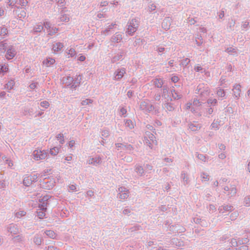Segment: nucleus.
I'll use <instances>...</instances> for the list:
<instances>
[{
	"label": "nucleus",
	"mask_w": 250,
	"mask_h": 250,
	"mask_svg": "<svg viewBox=\"0 0 250 250\" xmlns=\"http://www.w3.org/2000/svg\"><path fill=\"white\" fill-rule=\"evenodd\" d=\"M140 21L138 19L134 18L129 21L127 22V28L126 33L129 35L132 36L137 31L139 25Z\"/></svg>",
	"instance_id": "obj_1"
},
{
	"label": "nucleus",
	"mask_w": 250,
	"mask_h": 250,
	"mask_svg": "<svg viewBox=\"0 0 250 250\" xmlns=\"http://www.w3.org/2000/svg\"><path fill=\"white\" fill-rule=\"evenodd\" d=\"M33 158L37 160L45 159L47 157L48 154L45 150H41L39 149L35 150L33 153Z\"/></svg>",
	"instance_id": "obj_2"
},
{
	"label": "nucleus",
	"mask_w": 250,
	"mask_h": 250,
	"mask_svg": "<svg viewBox=\"0 0 250 250\" xmlns=\"http://www.w3.org/2000/svg\"><path fill=\"white\" fill-rule=\"evenodd\" d=\"M118 193L117 197L121 200L126 199L129 195V190L124 187H121L118 188Z\"/></svg>",
	"instance_id": "obj_3"
},
{
	"label": "nucleus",
	"mask_w": 250,
	"mask_h": 250,
	"mask_svg": "<svg viewBox=\"0 0 250 250\" xmlns=\"http://www.w3.org/2000/svg\"><path fill=\"white\" fill-rule=\"evenodd\" d=\"M140 108L145 112H149L152 110L153 107L150 102L146 100L141 102Z\"/></svg>",
	"instance_id": "obj_4"
},
{
	"label": "nucleus",
	"mask_w": 250,
	"mask_h": 250,
	"mask_svg": "<svg viewBox=\"0 0 250 250\" xmlns=\"http://www.w3.org/2000/svg\"><path fill=\"white\" fill-rule=\"evenodd\" d=\"M224 192L229 198L234 196L237 193V189L235 185H230V187L226 186L224 188Z\"/></svg>",
	"instance_id": "obj_5"
},
{
	"label": "nucleus",
	"mask_w": 250,
	"mask_h": 250,
	"mask_svg": "<svg viewBox=\"0 0 250 250\" xmlns=\"http://www.w3.org/2000/svg\"><path fill=\"white\" fill-rule=\"evenodd\" d=\"M234 208L232 206L229 204H224L220 206L218 208L219 212L221 214H228L229 212H231L234 210Z\"/></svg>",
	"instance_id": "obj_6"
},
{
	"label": "nucleus",
	"mask_w": 250,
	"mask_h": 250,
	"mask_svg": "<svg viewBox=\"0 0 250 250\" xmlns=\"http://www.w3.org/2000/svg\"><path fill=\"white\" fill-rule=\"evenodd\" d=\"M125 69L123 67L117 69L114 72L113 79L116 81L121 80L125 73Z\"/></svg>",
	"instance_id": "obj_7"
},
{
	"label": "nucleus",
	"mask_w": 250,
	"mask_h": 250,
	"mask_svg": "<svg viewBox=\"0 0 250 250\" xmlns=\"http://www.w3.org/2000/svg\"><path fill=\"white\" fill-rule=\"evenodd\" d=\"M122 40L123 34L120 32H116L110 39V42L114 43H120Z\"/></svg>",
	"instance_id": "obj_8"
},
{
	"label": "nucleus",
	"mask_w": 250,
	"mask_h": 250,
	"mask_svg": "<svg viewBox=\"0 0 250 250\" xmlns=\"http://www.w3.org/2000/svg\"><path fill=\"white\" fill-rule=\"evenodd\" d=\"M49 199L48 195H45L41 199H40L39 201L41 203L39 204L38 208H41V209H46Z\"/></svg>",
	"instance_id": "obj_9"
},
{
	"label": "nucleus",
	"mask_w": 250,
	"mask_h": 250,
	"mask_svg": "<svg viewBox=\"0 0 250 250\" xmlns=\"http://www.w3.org/2000/svg\"><path fill=\"white\" fill-rule=\"evenodd\" d=\"M16 55V51L13 46H10L7 51L5 57L8 60L12 59Z\"/></svg>",
	"instance_id": "obj_10"
},
{
	"label": "nucleus",
	"mask_w": 250,
	"mask_h": 250,
	"mask_svg": "<svg viewBox=\"0 0 250 250\" xmlns=\"http://www.w3.org/2000/svg\"><path fill=\"white\" fill-rule=\"evenodd\" d=\"M233 87L232 91L233 95L236 99H238L240 96L241 85L236 84L234 85Z\"/></svg>",
	"instance_id": "obj_11"
},
{
	"label": "nucleus",
	"mask_w": 250,
	"mask_h": 250,
	"mask_svg": "<svg viewBox=\"0 0 250 250\" xmlns=\"http://www.w3.org/2000/svg\"><path fill=\"white\" fill-rule=\"evenodd\" d=\"M7 230L12 234H17L19 233V230L17 225H10L7 227Z\"/></svg>",
	"instance_id": "obj_12"
},
{
	"label": "nucleus",
	"mask_w": 250,
	"mask_h": 250,
	"mask_svg": "<svg viewBox=\"0 0 250 250\" xmlns=\"http://www.w3.org/2000/svg\"><path fill=\"white\" fill-rule=\"evenodd\" d=\"M171 25V19L168 18H165L162 23V26L165 30L169 29Z\"/></svg>",
	"instance_id": "obj_13"
},
{
	"label": "nucleus",
	"mask_w": 250,
	"mask_h": 250,
	"mask_svg": "<svg viewBox=\"0 0 250 250\" xmlns=\"http://www.w3.org/2000/svg\"><path fill=\"white\" fill-rule=\"evenodd\" d=\"M102 163V159L100 157L90 158L88 160V164L97 166Z\"/></svg>",
	"instance_id": "obj_14"
},
{
	"label": "nucleus",
	"mask_w": 250,
	"mask_h": 250,
	"mask_svg": "<svg viewBox=\"0 0 250 250\" xmlns=\"http://www.w3.org/2000/svg\"><path fill=\"white\" fill-rule=\"evenodd\" d=\"M55 62V60L51 58H47L43 61V64L46 67L52 66Z\"/></svg>",
	"instance_id": "obj_15"
},
{
	"label": "nucleus",
	"mask_w": 250,
	"mask_h": 250,
	"mask_svg": "<svg viewBox=\"0 0 250 250\" xmlns=\"http://www.w3.org/2000/svg\"><path fill=\"white\" fill-rule=\"evenodd\" d=\"M201 127L200 124H194L190 123L188 124V128L192 131H196L199 130Z\"/></svg>",
	"instance_id": "obj_16"
},
{
	"label": "nucleus",
	"mask_w": 250,
	"mask_h": 250,
	"mask_svg": "<svg viewBox=\"0 0 250 250\" xmlns=\"http://www.w3.org/2000/svg\"><path fill=\"white\" fill-rule=\"evenodd\" d=\"M146 136L145 137V138H148V140H150L152 143H155V145L157 144V141L155 139V137L154 135L150 133V132H146Z\"/></svg>",
	"instance_id": "obj_17"
},
{
	"label": "nucleus",
	"mask_w": 250,
	"mask_h": 250,
	"mask_svg": "<svg viewBox=\"0 0 250 250\" xmlns=\"http://www.w3.org/2000/svg\"><path fill=\"white\" fill-rule=\"evenodd\" d=\"M210 93V90L208 87L205 88L202 91L200 92V96L203 98H207Z\"/></svg>",
	"instance_id": "obj_18"
},
{
	"label": "nucleus",
	"mask_w": 250,
	"mask_h": 250,
	"mask_svg": "<svg viewBox=\"0 0 250 250\" xmlns=\"http://www.w3.org/2000/svg\"><path fill=\"white\" fill-rule=\"evenodd\" d=\"M32 177L29 176H25L23 180V184L25 186L28 187L32 183Z\"/></svg>",
	"instance_id": "obj_19"
},
{
	"label": "nucleus",
	"mask_w": 250,
	"mask_h": 250,
	"mask_svg": "<svg viewBox=\"0 0 250 250\" xmlns=\"http://www.w3.org/2000/svg\"><path fill=\"white\" fill-rule=\"evenodd\" d=\"M62 82L67 86L70 85L73 82V79L70 76H67L62 78Z\"/></svg>",
	"instance_id": "obj_20"
},
{
	"label": "nucleus",
	"mask_w": 250,
	"mask_h": 250,
	"mask_svg": "<svg viewBox=\"0 0 250 250\" xmlns=\"http://www.w3.org/2000/svg\"><path fill=\"white\" fill-rule=\"evenodd\" d=\"M63 47V45L61 42H57L53 45L52 49L54 52L60 51Z\"/></svg>",
	"instance_id": "obj_21"
},
{
	"label": "nucleus",
	"mask_w": 250,
	"mask_h": 250,
	"mask_svg": "<svg viewBox=\"0 0 250 250\" xmlns=\"http://www.w3.org/2000/svg\"><path fill=\"white\" fill-rule=\"evenodd\" d=\"M46 209H41V208H39L37 210V213L40 219H42L45 217V211Z\"/></svg>",
	"instance_id": "obj_22"
},
{
	"label": "nucleus",
	"mask_w": 250,
	"mask_h": 250,
	"mask_svg": "<svg viewBox=\"0 0 250 250\" xmlns=\"http://www.w3.org/2000/svg\"><path fill=\"white\" fill-rule=\"evenodd\" d=\"M135 171L140 176L143 175L144 170L142 166L136 165L135 167Z\"/></svg>",
	"instance_id": "obj_23"
},
{
	"label": "nucleus",
	"mask_w": 250,
	"mask_h": 250,
	"mask_svg": "<svg viewBox=\"0 0 250 250\" xmlns=\"http://www.w3.org/2000/svg\"><path fill=\"white\" fill-rule=\"evenodd\" d=\"M153 83L158 88H161L164 84L163 81L161 79H155L153 80Z\"/></svg>",
	"instance_id": "obj_24"
},
{
	"label": "nucleus",
	"mask_w": 250,
	"mask_h": 250,
	"mask_svg": "<svg viewBox=\"0 0 250 250\" xmlns=\"http://www.w3.org/2000/svg\"><path fill=\"white\" fill-rule=\"evenodd\" d=\"M116 25L115 23H112L110 25H109L107 26V27L102 32V34L104 35H108L109 34V32L110 31L111 29Z\"/></svg>",
	"instance_id": "obj_25"
},
{
	"label": "nucleus",
	"mask_w": 250,
	"mask_h": 250,
	"mask_svg": "<svg viewBox=\"0 0 250 250\" xmlns=\"http://www.w3.org/2000/svg\"><path fill=\"white\" fill-rule=\"evenodd\" d=\"M200 177L202 182H208L209 180V175L208 173H205L204 172L201 173Z\"/></svg>",
	"instance_id": "obj_26"
},
{
	"label": "nucleus",
	"mask_w": 250,
	"mask_h": 250,
	"mask_svg": "<svg viewBox=\"0 0 250 250\" xmlns=\"http://www.w3.org/2000/svg\"><path fill=\"white\" fill-rule=\"evenodd\" d=\"M171 93L172 96L174 100H178L181 98L182 95L179 94L178 92H176L175 89L172 88L171 89Z\"/></svg>",
	"instance_id": "obj_27"
},
{
	"label": "nucleus",
	"mask_w": 250,
	"mask_h": 250,
	"mask_svg": "<svg viewBox=\"0 0 250 250\" xmlns=\"http://www.w3.org/2000/svg\"><path fill=\"white\" fill-rule=\"evenodd\" d=\"M134 123L130 119H127L125 121V125L129 129H132L134 127Z\"/></svg>",
	"instance_id": "obj_28"
},
{
	"label": "nucleus",
	"mask_w": 250,
	"mask_h": 250,
	"mask_svg": "<svg viewBox=\"0 0 250 250\" xmlns=\"http://www.w3.org/2000/svg\"><path fill=\"white\" fill-rule=\"evenodd\" d=\"M34 243L37 245H40L42 242V238L38 235H35L33 238Z\"/></svg>",
	"instance_id": "obj_29"
},
{
	"label": "nucleus",
	"mask_w": 250,
	"mask_h": 250,
	"mask_svg": "<svg viewBox=\"0 0 250 250\" xmlns=\"http://www.w3.org/2000/svg\"><path fill=\"white\" fill-rule=\"evenodd\" d=\"M225 52L229 54H231L232 53L235 55H237V54L236 48H234L233 47H227L225 50Z\"/></svg>",
	"instance_id": "obj_30"
},
{
	"label": "nucleus",
	"mask_w": 250,
	"mask_h": 250,
	"mask_svg": "<svg viewBox=\"0 0 250 250\" xmlns=\"http://www.w3.org/2000/svg\"><path fill=\"white\" fill-rule=\"evenodd\" d=\"M69 20V17L67 14H63L59 18V21L62 22H67Z\"/></svg>",
	"instance_id": "obj_31"
},
{
	"label": "nucleus",
	"mask_w": 250,
	"mask_h": 250,
	"mask_svg": "<svg viewBox=\"0 0 250 250\" xmlns=\"http://www.w3.org/2000/svg\"><path fill=\"white\" fill-rule=\"evenodd\" d=\"M45 234L50 238L52 239L56 238V234L54 232V231L51 230H46L45 232Z\"/></svg>",
	"instance_id": "obj_32"
},
{
	"label": "nucleus",
	"mask_w": 250,
	"mask_h": 250,
	"mask_svg": "<svg viewBox=\"0 0 250 250\" xmlns=\"http://www.w3.org/2000/svg\"><path fill=\"white\" fill-rule=\"evenodd\" d=\"M165 108L169 111H172L174 110V107L172 103H166L164 104Z\"/></svg>",
	"instance_id": "obj_33"
},
{
	"label": "nucleus",
	"mask_w": 250,
	"mask_h": 250,
	"mask_svg": "<svg viewBox=\"0 0 250 250\" xmlns=\"http://www.w3.org/2000/svg\"><path fill=\"white\" fill-rule=\"evenodd\" d=\"M123 55L122 53H118L116 56H115L114 57H113L111 59V62L112 63H115L117 62V61H119L122 58Z\"/></svg>",
	"instance_id": "obj_34"
},
{
	"label": "nucleus",
	"mask_w": 250,
	"mask_h": 250,
	"mask_svg": "<svg viewBox=\"0 0 250 250\" xmlns=\"http://www.w3.org/2000/svg\"><path fill=\"white\" fill-rule=\"evenodd\" d=\"M7 46V43L5 41H2L0 42V51L4 53Z\"/></svg>",
	"instance_id": "obj_35"
},
{
	"label": "nucleus",
	"mask_w": 250,
	"mask_h": 250,
	"mask_svg": "<svg viewBox=\"0 0 250 250\" xmlns=\"http://www.w3.org/2000/svg\"><path fill=\"white\" fill-rule=\"evenodd\" d=\"M15 85V82L13 80H11L9 81L6 84L5 88H6L9 90L13 89V86Z\"/></svg>",
	"instance_id": "obj_36"
},
{
	"label": "nucleus",
	"mask_w": 250,
	"mask_h": 250,
	"mask_svg": "<svg viewBox=\"0 0 250 250\" xmlns=\"http://www.w3.org/2000/svg\"><path fill=\"white\" fill-rule=\"evenodd\" d=\"M93 100L90 99H85L82 101L81 104L82 105H87L92 104Z\"/></svg>",
	"instance_id": "obj_37"
},
{
	"label": "nucleus",
	"mask_w": 250,
	"mask_h": 250,
	"mask_svg": "<svg viewBox=\"0 0 250 250\" xmlns=\"http://www.w3.org/2000/svg\"><path fill=\"white\" fill-rule=\"evenodd\" d=\"M8 34V30L6 28L2 27L0 30V35L4 38Z\"/></svg>",
	"instance_id": "obj_38"
},
{
	"label": "nucleus",
	"mask_w": 250,
	"mask_h": 250,
	"mask_svg": "<svg viewBox=\"0 0 250 250\" xmlns=\"http://www.w3.org/2000/svg\"><path fill=\"white\" fill-rule=\"evenodd\" d=\"M60 148L59 147H54L53 148L50 149V153L52 155H56L59 152Z\"/></svg>",
	"instance_id": "obj_39"
},
{
	"label": "nucleus",
	"mask_w": 250,
	"mask_h": 250,
	"mask_svg": "<svg viewBox=\"0 0 250 250\" xmlns=\"http://www.w3.org/2000/svg\"><path fill=\"white\" fill-rule=\"evenodd\" d=\"M133 150V147L131 145H125V147L123 149V150H125L128 153H132V151Z\"/></svg>",
	"instance_id": "obj_40"
},
{
	"label": "nucleus",
	"mask_w": 250,
	"mask_h": 250,
	"mask_svg": "<svg viewBox=\"0 0 250 250\" xmlns=\"http://www.w3.org/2000/svg\"><path fill=\"white\" fill-rule=\"evenodd\" d=\"M244 204L246 207L250 206V196H247L244 199Z\"/></svg>",
	"instance_id": "obj_41"
},
{
	"label": "nucleus",
	"mask_w": 250,
	"mask_h": 250,
	"mask_svg": "<svg viewBox=\"0 0 250 250\" xmlns=\"http://www.w3.org/2000/svg\"><path fill=\"white\" fill-rule=\"evenodd\" d=\"M196 156L199 159H200V160L204 162H206L207 161V157L205 155L203 154L197 153Z\"/></svg>",
	"instance_id": "obj_42"
},
{
	"label": "nucleus",
	"mask_w": 250,
	"mask_h": 250,
	"mask_svg": "<svg viewBox=\"0 0 250 250\" xmlns=\"http://www.w3.org/2000/svg\"><path fill=\"white\" fill-rule=\"evenodd\" d=\"M57 5L61 7L62 9L65 8V0H58Z\"/></svg>",
	"instance_id": "obj_43"
},
{
	"label": "nucleus",
	"mask_w": 250,
	"mask_h": 250,
	"mask_svg": "<svg viewBox=\"0 0 250 250\" xmlns=\"http://www.w3.org/2000/svg\"><path fill=\"white\" fill-rule=\"evenodd\" d=\"M217 95L218 97L224 98L225 96V93L223 89L219 88L217 91Z\"/></svg>",
	"instance_id": "obj_44"
},
{
	"label": "nucleus",
	"mask_w": 250,
	"mask_h": 250,
	"mask_svg": "<svg viewBox=\"0 0 250 250\" xmlns=\"http://www.w3.org/2000/svg\"><path fill=\"white\" fill-rule=\"evenodd\" d=\"M18 0H8L7 2L8 5L11 8H13L15 7H16V3H17Z\"/></svg>",
	"instance_id": "obj_45"
},
{
	"label": "nucleus",
	"mask_w": 250,
	"mask_h": 250,
	"mask_svg": "<svg viewBox=\"0 0 250 250\" xmlns=\"http://www.w3.org/2000/svg\"><path fill=\"white\" fill-rule=\"evenodd\" d=\"M43 29V26L42 24L37 25L33 29L34 32H40Z\"/></svg>",
	"instance_id": "obj_46"
},
{
	"label": "nucleus",
	"mask_w": 250,
	"mask_h": 250,
	"mask_svg": "<svg viewBox=\"0 0 250 250\" xmlns=\"http://www.w3.org/2000/svg\"><path fill=\"white\" fill-rule=\"evenodd\" d=\"M238 215H239V213H238V211H234L230 214V215L229 216L230 219H231V220L234 221L236 219V218L238 217Z\"/></svg>",
	"instance_id": "obj_47"
},
{
	"label": "nucleus",
	"mask_w": 250,
	"mask_h": 250,
	"mask_svg": "<svg viewBox=\"0 0 250 250\" xmlns=\"http://www.w3.org/2000/svg\"><path fill=\"white\" fill-rule=\"evenodd\" d=\"M230 246L236 247L238 246V242L236 239L233 238L230 241Z\"/></svg>",
	"instance_id": "obj_48"
},
{
	"label": "nucleus",
	"mask_w": 250,
	"mask_h": 250,
	"mask_svg": "<svg viewBox=\"0 0 250 250\" xmlns=\"http://www.w3.org/2000/svg\"><path fill=\"white\" fill-rule=\"evenodd\" d=\"M190 60L188 58H186L182 61L180 65L184 67H186L190 62Z\"/></svg>",
	"instance_id": "obj_49"
},
{
	"label": "nucleus",
	"mask_w": 250,
	"mask_h": 250,
	"mask_svg": "<svg viewBox=\"0 0 250 250\" xmlns=\"http://www.w3.org/2000/svg\"><path fill=\"white\" fill-rule=\"evenodd\" d=\"M141 227L139 226H134L128 229V232H133L138 230L140 229Z\"/></svg>",
	"instance_id": "obj_50"
},
{
	"label": "nucleus",
	"mask_w": 250,
	"mask_h": 250,
	"mask_svg": "<svg viewBox=\"0 0 250 250\" xmlns=\"http://www.w3.org/2000/svg\"><path fill=\"white\" fill-rule=\"evenodd\" d=\"M40 105L42 107L47 108L49 106V104L47 101H44L41 102Z\"/></svg>",
	"instance_id": "obj_51"
},
{
	"label": "nucleus",
	"mask_w": 250,
	"mask_h": 250,
	"mask_svg": "<svg viewBox=\"0 0 250 250\" xmlns=\"http://www.w3.org/2000/svg\"><path fill=\"white\" fill-rule=\"evenodd\" d=\"M219 123L218 122H213L210 125L211 128H215L216 129H218L219 128Z\"/></svg>",
	"instance_id": "obj_52"
},
{
	"label": "nucleus",
	"mask_w": 250,
	"mask_h": 250,
	"mask_svg": "<svg viewBox=\"0 0 250 250\" xmlns=\"http://www.w3.org/2000/svg\"><path fill=\"white\" fill-rule=\"evenodd\" d=\"M202 102H201L199 100L194 99L193 101V105L195 106H199L202 105Z\"/></svg>",
	"instance_id": "obj_53"
},
{
	"label": "nucleus",
	"mask_w": 250,
	"mask_h": 250,
	"mask_svg": "<svg viewBox=\"0 0 250 250\" xmlns=\"http://www.w3.org/2000/svg\"><path fill=\"white\" fill-rule=\"evenodd\" d=\"M67 54L69 55V57H72L76 55V51L74 49L71 48L68 50Z\"/></svg>",
	"instance_id": "obj_54"
},
{
	"label": "nucleus",
	"mask_w": 250,
	"mask_h": 250,
	"mask_svg": "<svg viewBox=\"0 0 250 250\" xmlns=\"http://www.w3.org/2000/svg\"><path fill=\"white\" fill-rule=\"evenodd\" d=\"M58 29L56 27H51V30L48 31L49 35H52L54 33H56Z\"/></svg>",
	"instance_id": "obj_55"
},
{
	"label": "nucleus",
	"mask_w": 250,
	"mask_h": 250,
	"mask_svg": "<svg viewBox=\"0 0 250 250\" xmlns=\"http://www.w3.org/2000/svg\"><path fill=\"white\" fill-rule=\"evenodd\" d=\"M250 24V22L248 20H246L243 22L242 27L244 29H247L248 28V27L249 26Z\"/></svg>",
	"instance_id": "obj_56"
},
{
	"label": "nucleus",
	"mask_w": 250,
	"mask_h": 250,
	"mask_svg": "<svg viewBox=\"0 0 250 250\" xmlns=\"http://www.w3.org/2000/svg\"><path fill=\"white\" fill-rule=\"evenodd\" d=\"M168 88L167 86L164 85L163 87V96H166L168 93Z\"/></svg>",
	"instance_id": "obj_57"
},
{
	"label": "nucleus",
	"mask_w": 250,
	"mask_h": 250,
	"mask_svg": "<svg viewBox=\"0 0 250 250\" xmlns=\"http://www.w3.org/2000/svg\"><path fill=\"white\" fill-rule=\"evenodd\" d=\"M26 212L24 211H20L16 213V216L18 218H20L25 215Z\"/></svg>",
	"instance_id": "obj_58"
},
{
	"label": "nucleus",
	"mask_w": 250,
	"mask_h": 250,
	"mask_svg": "<svg viewBox=\"0 0 250 250\" xmlns=\"http://www.w3.org/2000/svg\"><path fill=\"white\" fill-rule=\"evenodd\" d=\"M28 1L27 0H20V4L21 7H24L27 6Z\"/></svg>",
	"instance_id": "obj_59"
},
{
	"label": "nucleus",
	"mask_w": 250,
	"mask_h": 250,
	"mask_svg": "<svg viewBox=\"0 0 250 250\" xmlns=\"http://www.w3.org/2000/svg\"><path fill=\"white\" fill-rule=\"evenodd\" d=\"M204 68L199 64H197L194 66V70L196 72H202Z\"/></svg>",
	"instance_id": "obj_60"
},
{
	"label": "nucleus",
	"mask_w": 250,
	"mask_h": 250,
	"mask_svg": "<svg viewBox=\"0 0 250 250\" xmlns=\"http://www.w3.org/2000/svg\"><path fill=\"white\" fill-rule=\"evenodd\" d=\"M217 101L215 99H209L208 100V103L211 104L212 105H215V104L217 103Z\"/></svg>",
	"instance_id": "obj_61"
},
{
	"label": "nucleus",
	"mask_w": 250,
	"mask_h": 250,
	"mask_svg": "<svg viewBox=\"0 0 250 250\" xmlns=\"http://www.w3.org/2000/svg\"><path fill=\"white\" fill-rule=\"evenodd\" d=\"M26 13L24 10H21V13L18 14V17L20 19L24 18L26 17Z\"/></svg>",
	"instance_id": "obj_62"
},
{
	"label": "nucleus",
	"mask_w": 250,
	"mask_h": 250,
	"mask_svg": "<svg viewBox=\"0 0 250 250\" xmlns=\"http://www.w3.org/2000/svg\"><path fill=\"white\" fill-rule=\"evenodd\" d=\"M109 135V131L107 130H104L102 132V136L104 138L107 137Z\"/></svg>",
	"instance_id": "obj_63"
},
{
	"label": "nucleus",
	"mask_w": 250,
	"mask_h": 250,
	"mask_svg": "<svg viewBox=\"0 0 250 250\" xmlns=\"http://www.w3.org/2000/svg\"><path fill=\"white\" fill-rule=\"evenodd\" d=\"M236 250H249V247L247 245H243L236 249Z\"/></svg>",
	"instance_id": "obj_64"
}]
</instances>
